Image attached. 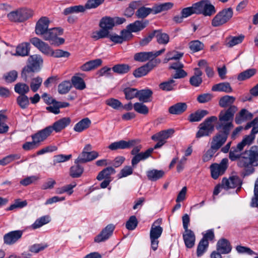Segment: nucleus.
<instances>
[{
    "label": "nucleus",
    "instance_id": "f257e3e1",
    "mask_svg": "<svg viewBox=\"0 0 258 258\" xmlns=\"http://www.w3.org/2000/svg\"><path fill=\"white\" fill-rule=\"evenodd\" d=\"M235 101V98L232 96L225 95L219 100V105L222 108H228L222 110L219 114V119L221 122H232L235 113L237 110V107L233 104Z\"/></svg>",
    "mask_w": 258,
    "mask_h": 258
},
{
    "label": "nucleus",
    "instance_id": "f03ea898",
    "mask_svg": "<svg viewBox=\"0 0 258 258\" xmlns=\"http://www.w3.org/2000/svg\"><path fill=\"white\" fill-rule=\"evenodd\" d=\"M233 127L232 122H221L217 128H221L222 132L217 134L213 138L211 142L212 149L218 151L226 142L230 129Z\"/></svg>",
    "mask_w": 258,
    "mask_h": 258
},
{
    "label": "nucleus",
    "instance_id": "7ed1b4c3",
    "mask_svg": "<svg viewBox=\"0 0 258 258\" xmlns=\"http://www.w3.org/2000/svg\"><path fill=\"white\" fill-rule=\"evenodd\" d=\"M43 60L38 54L30 55L27 60V65L23 68L22 75L27 78V74L30 73L38 72L40 70Z\"/></svg>",
    "mask_w": 258,
    "mask_h": 258
},
{
    "label": "nucleus",
    "instance_id": "20e7f679",
    "mask_svg": "<svg viewBox=\"0 0 258 258\" xmlns=\"http://www.w3.org/2000/svg\"><path fill=\"white\" fill-rule=\"evenodd\" d=\"M216 116H212L207 118L199 126V131L196 134V138L210 136L214 131V123L217 121Z\"/></svg>",
    "mask_w": 258,
    "mask_h": 258
},
{
    "label": "nucleus",
    "instance_id": "39448f33",
    "mask_svg": "<svg viewBox=\"0 0 258 258\" xmlns=\"http://www.w3.org/2000/svg\"><path fill=\"white\" fill-rule=\"evenodd\" d=\"M216 116H212L207 118L199 126V131L196 134V138L210 136L214 131V123L217 121Z\"/></svg>",
    "mask_w": 258,
    "mask_h": 258
},
{
    "label": "nucleus",
    "instance_id": "423d86ee",
    "mask_svg": "<svg viewBox=\"0 0 258 258\" xmlns=\"http://www.w3.org/2000/svg\"><path fill=\"white\" fill-rule=\"evenodd\" d=\"M161 222V219H157L153 223L150 229V238L151 246L154 251L156 250L158 248L159 244L158 238L161 236L163 232V228L160 226Z\"/></svg>",
    "mask_w": 258,
    "mask_h": 258
},
{
    "label": "nucleus",
    "instance_id": "0eeeda50",
    "mask_svg": "<svg viewBox=\"0 0 258 258\" xmlns=\"http://www.w3.org/2000/svg\"><path fill=\"white\" fill-rule=\"evenodd\" d=\"M32 15V10L23 8L11 12L8 14V17L11 21L21 22L29 19Z\"/></svg>",
    "mask_w": 258,
    "mask_h": 258
},
{
    "label": "nucleus",
    "instance_id": "6e6552de",
    "mask_svg": "<svg viewBox=\"0 0 258 258\" xmlns=\"http://www.w3.org/2000/svg\"><path fill=\"white\" fill-rule=\"evenodd\" d=\"M221 182L223 189L228 190L237 187V191L240 190L242 184V180L237 175H232L229 178L224 177Z\"/></svg>",
    "mask_w": 258,
    "mask_h": 258
},
{
    "label": "nucleus",
    "instance_id": "1a4fd4ad",
    "mask_svg": "<svg viewBox=\"0 0 258 258\" xmlns=\"http://www.w3.org/2000/svg\"><path fill=\"white\" fill-rule=\"evenodd\" d=\"M160 62V59L150 60L146 64L136 69L133 73V75L136 78L143 77Z\"/></svg>",
    "mask_w": 258,
    "mask_h": 258
},
{
    "label": "nucleus",
    "instance_id": "9d476101",
    "mask_svg": "<svg viewBox=\"0 0 258 258\" xmlns=\"http://www.w3.org/2000/svg\"><path fill=\"white\" fill-rule=\"evenodd\" d=\"M92 146L90 144L86 145L81 154L75 161H91L96 159L99 154L95 151L92 150Z\"/></svg>",
    "mask_w": 258,
    "mask_h": 258
},
{
    "label": "nucleus",
    "instance_id": "9b49d317",
    "mask_svg": "<svg viewBox=\"0 0 258 258\" xmlns=\"http://www.w3.org/2000/svg\"><path fill=\"white\" fill-rule=\"evenodd\" d=\"M142 147L141 145L135 146L131 151V154L134 155L131 161H141L146 160L150 157L153 152V148H149L144 152H140Z\"/></svg>",
    "mask_w": 258,
    "mask_h": 258
},
{
    "label": "nucleus",
    "instance_id": "f8f14e48",
    "mask_svg": "<svg viewBox=\"0 0 258 258\" xmlns=\"http://www.w3.org/2000/svg\"><path fill=\"white\" fill-rule=\"evenodd\" d=\"M198 14L210 16L216 13L214 6L209 1H202L197 3Z\"/></svg>",
    "mask_w": 258,
    "mask_h": 258
},
{
    "label": "nucleus",
    "instance_id": "ddd939ff",
    "mask_svg": "<svg viewBox=\"0 0 258 258\" xmlns=\"http://www.w3.org/2000/svg\"><path fill=\"white\" fill-rule=\"evenodd\" d=\"M228 162H220L213 163L211 165L210 168L212 177L217 179L219 176L223 174L228 167Z\"/></svg>",
    "mask_w": 258,
    "mask_h": 258
},
{
    "label": "nucleus",
    "instance_id": "4468645a",
    "mask_svg": "<svg viewBox=\"0 0 258 258\" xmlns=\"http://www.w3.org/2000/svg\"><path fill=\"white\" fill-rule=\"evenodd\" d=\"M114 229L113 224H108L94 238V242L100 243L106 241L112 235Z\"/></svg>",
    "mask_w": 258,
    "mask_h": 258
},
{
    "label": "nucleus",
    "instance_id": "2eb2a0df",
    "mask_svg": "<svg viewBox=\"0 0 258 258\" xmlns=\"http://www.w3.org/2000/svg\"><path fill=\"white\" fill-rule=\"evenodd\" d=\"M30 42L42 53L50 55L52 49L45 42H43L37 37H33L30 40Z\"/></svg>",
    "mask_w": 258,
    "mask_h": 258
},
{
    "label": "nucleus",
    "instance_id": "dca6fc26",
    "mask_svg": "<svg viewBox=\"0 0 258 258\" xmlns=\"http://www.w3.org/2000/svg\"><path fill=\"white\" fill-rule=\"evenodd\" d=\"M50 21L47 17H42L37 21L35 26V33L37 35H44L49 29L48 26Z\"/></svg>",
    "mask_w": 258,
    "mask_h": 258
},
{
    "label": "nucleus",
    "instance_id": "f3484780",
    "mask_svg": "<svg viewBox=\"0 0 258 258\" xmlns=\"http://www.w3.org/2000/svg\"><path fill=\"white\" fill-rule=\"evenodd\" d=\"M23 234L22 230H15L9 232L4 236V243L7 245H12L19 240Z\"/></svg>",
    "mask_w": 258,
    "mask_h": 258
},
{
    "label": "nucleus",
    "instance_id": "a211bd4d",
    "mask_svg": "<svg viewBox=\"0 0 258 258\" xmlns=\"http://www.w3.org/2000/svg\"><path fill=\"white\" fill-rule=\"evenodd\" d=\"M51 128L47 126L43 130H41L36 133L32 135L31 138L39 146L41 142L44 141L51 134Z\"/></svg>",
    "mask_w": 258,
    "mask_h": 258
},
{
    "label": "nucleus",
    "instance_id": "6ab92c4d",
    "mask_svg": "<svg viewBox=\"0 0 258 258\" xmlns=\"http://www.w3.org/2000/svg\"><path fill=\"white\" fill-rule=\"evenodd\" d=\"M135 144L136 141L135 140H130L128 141L120 140L111 143L109 145L108 148L112 151L118 149H128L134 146Z\"/></svg>",
    "mask_w": 258,
    "mask_h": 258
},
{
    "label": "nucleus",
    "instance_id": "aec40b11",
    "mask_svg": "<svg viewBox=\"0 0 258 258\" xmlns=\"http://www.w3.org/2000/svg\"><path fill=\"white\" fill-rule=\"evenodd\" d=\"M71 119L70 117H65L55 121L52 125L48 126L51 128V133L54 131L56 133L61 132L65 128L71 123Z\"/></svg>",
    "mask_w": 258,
    "mask_h": 258
},
{
    "label": "nucleus",
    "instance_id": "412c9836",
    "mask_svg": "<svg viewBox=\"0 0 258 258\" xmlns=\"http://www.w3.org/2000/svg\"><path fill=\"white\" fill-rule=\"evenodd\" d=\"M232 249L230 242L225 238L220 239L216 245V250L221 254L229 253Z\"/></svg>",
    "mask_w": 258,
    "mask_h": 258
},
{
    "label": "nucleus",
    "instance_id": "4be33fe9",
    "mask_svg": "<svg viewBox=\"0 0 258 258\" xmlns=\"http://www.w3.org/2000/svg\"><path fill=\"white\" fill-rule=\"evenodd\" d=\"M174 133V130L172 128L163 130L153 135L151 139L154 141H160L165 143L166 140L171 137Z\"/></svg>",
    "mask_w": 258,
    "mask_h": 258
},
{
    "label": "nucleus",
    "instance_id": "5701e85b",
    "mask_svg": "<svg viewBox=\"0 0 258 258\" xmlns=\"http://www.w3.org/2000/svg\"><path fill=\"white\" fill-rule=\"evenodd\" d=\"M149 24L147 20H137L126 26V28L133 32H139L144 29Z\"/></svg>",
    "mask_w": 258,
    "mask_h": 258
},
{
    "label": "nucleus",
    "instance_id": "b1692460",
    "mask_svg": "<svg viewBox=\"0 0 258 258\" xmlns=\"http://www.w3.org/2000/svg\"><path fill=\"white\" fill-rule=\"evenodd\" d=\"M182 236L185 246L188 248L193 247L196 241L194 232L191 230L184 231Z\"/></svg>",
    "mask_w": 258,
    "mask_h": 258
},
{
    "label": "nucleus",
    "instance_id": "393cba45",
    "mask_svg": "<svg viewBox=\"0 0 258 258\" xmlns=\"http://www.w3.org/2000/svg\"><path fill=\"white\" fill-rule=\"evenodd\" d=\"M62 34V30L59 28L49 29L43 35L45 40L54 41L58 36Z\"/></svg>",
    "mask_w": 258,
    "mask_h": 258
},
{
    "label": "nucleus",
    "instance_id": "a878e982",
    "mask_svg": "<svg viewBox=\"0 0 258 258\" xmlns=\"http://www.w3.org/2000/svg\"><path fill=\"white\" fill-rule=\"evenodd\" d=\"M187 108L185 103L179 102L171 106L168 109V112L171 114L179 115L185 111Z\"/></svg>",
    "mask_w": 258,
    "mask_h": 258
},
{
    "label": "nucleus",
    "instance_id": "bb28decb",
    "mask_svg": "<svg viewBox=\"0 0 258 258\" xmlns=\"http://www.w3.org/2000/svg\"><path fill=\"white\" fill-rule=\"evenodd\" d=\"M253 117V114L245 109H242L240 112L236 114L235 118V121L237 124H241L243 122L251 119Z\"/></svg>",
    "mask_w": 258,
    "mask_h": 258
},
{
    "label": "nucleus",
    "instance_id": "cd10ccee",
    "mask_svg": "<svg viewBox=\"0 0 258 258\" xmlns=\"http://www.w3.org/2000/svg\"><path fill=\"white\" fill-rule=\"evenodd\" d=\"M165 171L163 170L153 169L149 170L146 172L148 179L151 181H156L165 175Z\"/></svg>",
    "mask_w": 258,
    "mask_h": 258
},
{
    "label": "nucleus",
    "instance_id": "c85d7f7f",
    "mask_svg": "<svg viewBox=\"0 0 258 258\" xmlns=\"http://www.w3.org/2000/svg\"><path fill=\"white\" fill-rule=\"evenodd\" d=\"M209 114L208 111L204 109H199L189 114L188 120L189 122H198L202 120L205 116Z\"/></svg>",
    "mask_w": 258,
    "mask_h": 258
},
{
    "label": "nucleus",
    "instance_id": "c756f323",
    "mask_svg": "<svg viewBox=\"0 0 258 258\" xmlns=\"http://www.w3.org/2000/svg\"><path fill=\"white\" fill-rule=\"evenodd\" d=\"M202 74V72L199 68H195L194 75L189 79L190 84L195 87L200 86L203 82Z\"/></svg>",
    "mask_w": 258,
    "mask_h": 258
},
{
    "label": "nucleus",
    "instance_id": "7c9ffc66",
    "mask_svg": "<svg viewBox=\"0 0 258 258\" xmlns=\"http://www.w3.org/2000/svg\"><path fill=\"white\" fill-rule=\"evenodd\" d=\"M257 165V162H238V166L244 169V172L243 173L244 176H247L252 173L254 171L253 166Z\"/></svg>",
    "mask_w": 258,
    "mask_h": 258
},
{
    "label": "nucleus",
    "instance_id": "2f4dec72",
    "mask_svg": "<svg viewBox=\"0 0 258 258\" xmlns=\"http://www.w3.org/2000/svg\"><path fill=\"white\" fill-rule=\"evenodd\" d=\"M115 25L114 20L113 18L109 17H105L102 18L99 23V26L101 28H103L107 31L111 30Z\"/></svg>",
    "mask_w": 258,
    "mask_h": 258
},
{
    "label": "nucleus",
    "instance_id": "473e14b6",
    "mask_svg": "<svg viewBox=\"0 0 258 258\" xmlns=\"http://www.w3.org/2000/svg\"><path fill=\"white\" fill-rule=\"evenodd\" d=\"M91 124V120L89 118L86 117L77 123L74 126V130L76 132L81 133L89 128Z\"/></svg>",
    "mask_w": 258,
    "mask_h": 258
},
{
    "label": "nucleus",
    "instance_id": "72a5a7b5",
    "mask_svg": "<svg viewBox=\"0 0 258 258\" xmlns=\"http://www.w3.org/2000/svg\"><path fill=\"white\" fill-rule=\"evenodd\" d=\"M212 91L229 93L232 92V89L228 82H222L213 86Z\"/></svg>",
    "mask_w": 258,
    "mask_h": 258
},
{
    "label": "nucleus",
    "instance_id": "f704fd0d",
    "mask_svg": "<svg viewBox=\"0 0 258 258\" xmlns=\"http://www.w3.org/2000/svg\"><path fill=\"white\" fill-rule=\"evenodd\" d=\"M153 33L155 34L154 37L158 44L166 45L169 42V35L165 33H162L160 30H154Z\"/></svg>",
    "mask_w": 258,
    "mask_h": 258
},
{
    "label": "nucleus",
    "instance_id": "c9c22d12",
    "mask_svg": "<svg viewBox=\"0 0 258 258\" xmlns=\"http://www.w3.org/2000/svg\"><path fill=\"white\" fill-rule=\"evenodd\" d=\"M173 6V4L170 2L155 5L153 8V14H157L161 12L168 11L171 9Z\"/></svg>",
    "mask_w": 258,
    "mask_h": 258
},
{
    "label": "nucleus",
    "instance_id": "e433bc0d",
    "mask_svg": "<svg viewBox=\"0 0 258 258\" xmlns=\"http://www.w3.org/2000/svg\"><path fill=\"white\" fill-rule=\"evenodd\" d=\"M152 94V91L150 89L138 90L137 98H138L140 101L142 102H148L151 101L150 98Z\"/></svg>",
    "mask_w": 258,
    "mask_h": 258
},
{
    "label": "nucleus",
    "instance_id": "4c0bfd02",
    "mask_svg": "<svg viewBox=\"0 0 258 258\" xmlns=\"http://www.w3.org/2000/svg\"><path fill=\"white\" fill-rule=\"evenodd\" d=\"M84 171L83 167L76 162V164L72 166L70 170V175L73 178H78L81 176Z\"/></svg>",
    "mask_w": 258,
    "mask_h": 258
},
{
    "label": "nucleus",
    "instance_id": "58836bf2",
    "mask_svg": "<svg viewBox=\"0 0 258 258\" xmlns=\"http://www.w3.org/2000/svg\"><path fill=\"white\" fill-rule=\"evenodd\" d=\"M153 14L152 8H147L144 6L141 7L136 12L135 15L139 19H144L150 14Z\"/></svg>",
    "mask_w": 258,
    "mask_h": 258
},
{
    "label": "nucleus",
    "instance_id": "ea45409f",
    "mask_svg": "<svg viewBox=\"0 0 258 258\" xmlns=\"http://www.w3.org/2000/svg\"><path fill=\"white\" fill-rule=\"evenodd\" d=\"M30 44L28 42H24L20 44L16 47V54L25 56L28 55L30 51Z\"/></svg>",
    "mask_w": 258,
    "mask_h": 258
},
{
    "label": "nucleus",
    "instance_id": "a19ab883",
    "mask_svg": "<svg viewBox=\"0 0 258 258\" xmlns=\"http://www.w3.org/2000/svg\"><path fill=\"white\" fill-rule=\"evenodd\" d=\"M115 171L112 167H108L100 171L97 176V179L98 180H102L103 179L110 178V176L114 174Z\"/></svg>",
    "mask_w": 258,
    "mask_h": 258
},
{
    "label": "nucleus",
    "instance_id": "79ce46f5",
    "mask_svg": "<svg viewBox=\"0 0 258 258\" xmlns=\"http://www.w3.org/2000/svg\"><path fill=\"white\" fill-rule=\"evenodd\" d=\"M15 92L20 95H26L29 91V86L24 83H18L14 87Z\"/></svg>",
    "mask_w": 258,
    "mask_h": 258
},
{
    "label": "nucleus",
    "instance_id": "37998d69",
    "mask_svg": "<svg viewBox=\"0 0 258 258\" xmlns=\"http://www.w3.org/2000/svg\"><path fill=\"white\" fill-rule=\"evenodd\" d=\"M176 86L175 81L173 79H170L167 81L160 83L159 88L163 91H170L174 90Z\"/></svg>",
    "mask_w": 258,
    "mask_h": 258
},
{
    "label": "nucleus",
    "instance_id": "c03bdc74",
    "mask_svg": "<svg viewBox=\"0 0 258 258\" xmlns=\"http://www.w3.org/2000/svg\"><path fill=\"white\" fill-rule=\"evenodd\" d=\"M71 81L72 85H73L78 90H82L86 88V86L84 80L80 77L73 76L72 78Z\"/></svg>",
    "mask_w": 258,
    "mask_h": 258
},
{
    "label": "nucleus",
    "instance_id": "a18cd8bd",
    "mask_svg": "<svg viewBox=\"0 0 258 258\" xmlns=\"http://www.w3.org/2000/svg\"><path fill=\"white\" fill-rule=\"evenodd\" d=\"M112 69L115 73L118 74H124L127 73L130 71L131 67L127 64H117L114 66Z\"/></svg>",
    "mask_w": 258,
    "mask_h": 258
},
{
    "label": "nucleus",
    "instance_id": "49530a36",
    "mask_svg": "<svg viewBox=\"0 0 258 258\" xmlns=\"http://www.w3.org/2000/svg\"><path fill=\"white\" fill-rule=\"evenodd\" d=\"M16 102L19 107L25 109L28 107L29 105V98L26 95H19L16 99Z\"/></svg>",
    "mask_w": 258,
    "mask_h": 258
},
{
    "label": "nucleus",
    "instance_id": "de8ad7c7",
    "mask_svg": "<svg viewBox=\"0 0 258 258\" xmlns=\"http://www.w3.org/2000/svg\"><path fill=\"white\" fill-rule=\"evenodd\" d=\"M109 31H107L103 28L94 31L92 33L91 37L95 40H97L100 39L108 38L109 36Z\"/></svg>",
    "mask_w": 258,
    "mask_h": 258
},
{
    "label": "nucleus",
    "instance_id": "09e8293b",
    "mask_svg": "<svg viewBox=\"0 0 258 258\" xmlns=\"http://www.w3.org/2000/svg\"><path fill=\"white\" fill-rule=\"evenodd\" d=\"M134 59L140 62H144L151 59L150 51L141 52L136 53L134 55Z\"/></svg>",
    "mask_w": 258,
    "mask_h": 258
},
{
    "label": "nucleus",
    "instance_id": "8fccbe9b",
    "mask_svg": "<svg viewBox=\"0 0 258 258\" xmlns=\"http://www.w3.org/2000/svg\"><path fill=\"white\" fill-rule=\"evenodd\" d=\"M193 14H198L197 3L192 5L191 7L184 8L181 11V15L184 18L188 17Z\"/></svg>",
    "mask_w": 258,
    "mask_h": 258
},
{
    "label": "nucleus",
    "instance_id": "3c124183",
    "mask_svg": "<svg viewBox=\"0 0 258 258\" xmlns=\"http://www.w3.org/2000/svg\"><path fill=\"white\" fill-rule=\"evenodd\" d=\"M85 11L86 8L85 6L78 5L70 7L65 9L63 11V14L65 15H67L74 13H78L80 12H84Z\"/></svg>",
    "mask_w": 258,
    "mask_h": 258
},
{
    "label": "nucleus",
    "instance_id": "603ef678",
    "mask_svg": "<svg viewBox=\"0 0 258 258\" xmlns=\"http://www.w3.org/2000/svg\"><path fill=\"white\" fill-rule=\"evenodd\" d=\"M50 221V217L48 216H44L37 219L32 225V227L34 229L39 228L43 225L48 223Z\"/></svg>",
    "mask_w": 258,
    "mask_h": 258
},
{
    "label": "nucleus",
    "instance_id": "864d4df0",
    "mask_svg": "<svg viewBox=\"0 0 258 258\" xmlns=\"http://www.w3.org/2000/svg\"><path fill=\"white\" fill-rule=\"evenodd\" d=\"M256 73V70L255 69H250L240 73L237 79L239 81H244L249 79Z\"/></svg>",
    "mask_w": 258,
    "mask_h": 258
},
{
    "label": "nucleus",
    "instance_id": "5fc2aeb1",
    "mask_svg": "<svg viewBox=\"0 0 258 258\" xmlns=\"http://www.w3.org/2000/svg\"><path fill=\"white\" fill-rule=\"evenodd\" d=\"M123 92L125 95V98L127 100H131L138 97V90L133 88H126L123 89Z\"/></svg>",
    "mask_w": 258,
    "mask_h": 258
},
{
    "label": "nucleus",
    "instance_id": "6e6d98bb",
    "mask_svg": "<svg viewBox=\"0 0 258 258\" xmlns=\"http://www.w3.org/2000/svg\"><path fill=\"white\" fill-rule=\"evenodd\" d=\"M138 3L136 1L131 2L128 7L124 11V15L127 17L130 18L135 14V10L137 8Z\"/></svg>",
    "mask_w": 258,
    "mask_h": 258
},
{
    "label": "nucleus",
    "instance_id": "4d7b16f0",
    "mask_svg": "<svg viewBox=\"0 0 258 258\" xmlns=\"http://www.w3.org/2000/svg\"><path fill=\"white\" fill-rule=\"evenodd\" d=\"M72 86V84L70 81H63L58 86V92L60 94H67L71 90Z\"/></svg>",
    "mask_w": 258,
    "mask_h": 258
},
{
    "label": "nucleus",
    "instance_id": "13d9d810",
    "mask_svg": "<svg viewBox=\"0 0 258 258\" xmlns=\"http://www.w3.org/2000/svg\"><path fill=\"white\" fill-rule=\"evenodd\" d=\"M144 102H136L134 104V110L139 113L147 114L149 112L148 107L143 104Z\"/></svg>",
    "mask_w": 258,
    "mask_h": 258
},
{
    "label": "nucleus",
    "instance_id": "bf43d9fd",
    "mask_svg": "<svg viewBox=\"0 0 258 258\" xmlns=\"http://www.w3.org/2000/svg\"><path fill=\"white\" fill-rule=\"evenodd\" d=\"M42 83V78L40 77L34 78L31 80L30 87L33 92H36L39 89Z\"/></svg>",
    "mask_w": 258,
    "mask_h": 258
},
{
    "label": "nucleus",
    "instance_id": "052dcab7",
    "mask_svg": "<svg viewBox=\"0 0 258 258\" xmlns=\"http://www.w3.org/2000/svg\"><path fill=\"white\" fill-rule=\"evenodd\" d=\"M208 246L209 242H205V241L201 240L198 244L197 249V256L199 257L201 256L206 251Z\"/></svg>",
    "mask_w": 258,
    "mask_h": 258
},
{
    "label": "nucleus",
    "instance_id": "680f3d73",
    "mask_svg": "<svg viewBox=\"0 0 258 258\" xmlns=\"http://www.w3.org/2000/svg\"><path fill=\"white\" fill-rule=\"evenodd\" d=\"M71 54L67 51H64L61 49L51 50L50 56H53L56 58L59 57H69Z\"/></svg>",
    "mask_w": 258,
    "mask_h": 258
},
{
    "label": "nucleus",
    "instance_id": "e2e57ef3",
    "mask_svg": "<svg viewBox=\"0 0 258 258\" xmlns=\"http://www.w3.org/2000/svg\"><path fill=\"white\" fill-rule=\"evenodd\" d=\"M18 77V73L17 71L13 70L11 71L4 76V78L5 81L7 83H11L15 82Z\"/></svg>",
    "mask_w": 258,
    "mask_h": 258
},
{
    "label": "nucleus",
    "instance_id": "0e129e2a",
    "mask_svg": "<svg viewBox=\"0 0 258 258\" xmlns=\"http://www.w3.org/2000/svg\"><path fill=\"white\" fill-rule=\"evenodd\" d=\"M190 50L195 52L202 50L204 48V44L199 40H194L189 43Z\"/></svg>",
    "mask_w": 258,
    "mask_h": 258
},
{
    "label": "nucleus",
    "instance_id": "69168bd1",
    "mask_svg": "<svg viewBox=\"0 0 258 258\" xmlns=\"http://www.w3.org/2000/svg\"><path fill=\"white\" fill-rule=\"evenodd\" d=\"M138 224V220L135 216H132L126 222L125 227L129 230H134Z\"/></svg>",
    "mask_w": 258,
    "mask_h": 258
},
{
    "label": "nucleus",
    "instance_id": "338daca9",
    "mask_svg": "<svg viewBox=\"0 0 258 258\" xmlns=\"http://www.w3.org/2000/svg\"><path fill=\"white\" fill-rule=\"evenodd\" d=\"M105 103L114 109H118L119 107L122 106V104L120 101L113 98L107 99L105 101Z\"/></svg>",
    "mask_w": 258,
    "mask_h": 258
},
{
    "label": "nucleus",
    "instance_id": "774afa93",
    "mask_svg": "<svg viewBox=\"0 0 258 258\" xmlns=\"http://www.w3.org/2000/svg\"><path fill=\"white\" fill-rule=\"evenodd\" d=\"M249 158L250 161H258V146L251 147L249 151Z\"/></svg>",
    "mask_w": 258,
    "mask_h": 258
}]
</instances>
